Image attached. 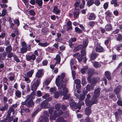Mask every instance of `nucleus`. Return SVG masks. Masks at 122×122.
<instances>
[{"mask_svg": "<svg viewBox=\"0 0 122 122\" xmlns=\"http://www.w3.org/2000/svg\"><path fill=\"white\" fill-rule=\"evenodd\" d=\"M75 11V12H73V14L74 15V18L76 19L77 18H79V15L80 14L79 11L76 10Z\"/></svg>", "mask_w": 122, "mask_h": 122, "instance_id": "15", "label": "nucleus"}, {"mask_svg": "<svg viewBox=\"0 0 122 122\" xmlns=\"http://www.w3.org/2000/svg\"><path fill=\"white\" fill-rule=\"evenodd\" d=\"M26 57L27 60L28 61H29L31 60H34L36 58L34 54H32L31 55H26Z\"/></svg>", "mask_w": 122, "mask_h": 122, "instance_id": "10", "label": "nucleus"}, {"mask_svg": "<svg viewBox=\"0 0 122 122\" xmlns=\"http://www.w3.org/2000/svg\"><path fill=\"white\" fill-rule=\"evenodd\" d=\"M86 78L85 77H82V83L83 85L86 83Z\"/></svg>", "mask_w": 122, "mask_h": 122, "instance_id": "58", "label": "nucleus"}, {"mask_svg": "<svg viewBox=\"0 0 122 122\" xmlns=\"http://www.w3.org/2000/svg\"><path fill=\"white\" fill-rule=\"evenodd\" d=\"M48 102L46 100L43 101L41 104V107L43 108H49L50 107V104L48 103Z\"/></svg>", "mask_w": 122, "mask_h": 122, "instance_id": "8", "label": "nucleus"}, {"mask_svg": "<svg viewBox=\"0 0 122 122\" xmlns=\"http://www.w3.org/2000/svg\"><path fill=\"white\" fill-rule=\"evenodd\" d=\"M16 96L18 98H20L21 97V92L19 90L15 92Z\"/></svg>", "mask_w": 122, "mask_h": 122, "instance_id": "37", "label": "nucleus"}, {"mask_svg": "<svg viewBox=\"0 0 122 122\" xmlns=\"http://www.w3.org/2000/svg\"><path fill=\"white\" fill-rule=\"evenodd\" d=\"M30 97L29 95H27L26 97V99L24 102H22L21 103V104L23 105L25 104L26 106L29 107L33 106L34 104L32 102V100L31 99H29Z\"/></svg>", "mask_w": 122, "mask_h": 122, "instance_id": "4", "label": "nucleus"}, {"mask_svg": "<svg viewBox=\"0 0 122 122\" xmlns=\"http://www.w3.org/2000/svg\"><path fill=\"white\" fill-rule=\"evenodd\" d=\"M95 48L97 51L101 52L103 51V48L100 46V44L98 42L95 43Z\"/></svg>", "mask_w": 122, "mask_h": 122, "instance_id": "7", "label": "nucleus"}, {"mask_svg": "<svg viewBox=\"0 0 122 122\" xmlns=\"http://www.w3.org/2000/svg\"><path fill=\"white\" fill-rule=\"evenodd\" d=\"M82 48H83L82 47V45H80L78 46L75 47L74 49V51H77L80 50L81 49H82Z\"/></svg>", "mask_w": 122, "mask_h": 122, "instance_id": "32", "label": "nucleus"}, {"mask_svg": "<svg viewBox=\"0 0 122 122\" xmlns=\"http://www.w3.org/2000/svg\"><path fill=\"white\" fill-rule=\"evenodd\" d=\"M121 86H117L114 92L116 94L118 93L120 91V90L121 88Z\"/></svg>", "mask_w": 122, "mask_h": 122, "instance_id": "42", "label": "nucleus"}, {"mask_svg": "<svg viewBox=\"0 0 122 122\" xmlns=\"http://www.w3.org/2000/svg\"><path fill=\"white\" fill-rule=\"evenodd\" d=\"M97 56V55L96 53L95 52H92L91 55L90 59L91 60H94L95 59Z\"/></svg>", "mask_w": 122, "mask_h": 122, "instance_id": "24", "label": "nucleus"}, {"mask_svg": "<svg viewBox=\"0 0 122 122\" xmlns=\"http://www.w3.org/2000/svg\"><path fill=\"white\" fill-rule=\"evenodd\" d=\"M85 2L84 0H83L82 1L81 3L79 5V7L80 9H83L85 7Z\"/></svg>", "mask_w": 122, "mask_h": 122, "instance_id": "31", "label": "nucleus"}, {"mask_svg": "<svg viewBox=\"0 0 122 122\" xmlns=\"http://www.w3.org/2000/svg\"><path fill=\"white\" fill-rule=\"evenodd\" d=\"M34 71L33 70H31L29 71L26 74V76L28 77H31Z\"/></svg>", "mask_w": 122, "mask_h": 122, "instance_id": "30", "label": "nucleus"}, {"mask_svg": "<svg viewBox=\"0 0 122 122\" xmlns=\"http://www.w3.org/2000/svg\"><path fill=\"white\" fill-rule=\"evenodd\" d=\"M105 14L107 17H109L110 18L111 17L112 15V13L109 10H108L106 12Z\"/></svg>", "mask_w": 122, "mask_h": 122, "instance_id": "21", "label": "nucleus"}, {"mask_svg": "<svg viewBox=\"0 0 122 122\" xmlns=\"http://www.w3.org/2000/svg\"><path fill=\"white\" fill-rule=\"evenodd\" d=\"M6 54L5 52H3V53L2 55L0 56V59H4L5 58L6 56Z\"/></svg>", "mask_w": 122, "mask_h": 122, "instance_id": "53", "label": "nucleus"}, {"mask_svg": "<svg viewBox=\"0 0 122 122\" xmlns=\"http://www.w3.org/2000/svg\"><path fill=\"white\" fill-rule=\"evenodd\" d=\"M73 56L74 57H77L78 56L77 59L79 62H81L82 60L83 57L80 55V53H76Z\"/></svg>", "mask_w": 122, "mask_h": 122, "instance_id": "14", "label": "nucleus"}, {"mask_svg": "<svg viewBox=\"0 0 122 122\" xmlns=\"http://www.w3.org/2000/svg\"><path fill=\"white\" fill-rule=\"evenodd\" d=\"M12 50L11 46H9L6 48V52L7 53H9L11 52Z\"/></svg>", "mask_w": 122, "mask_h": 122, "instance_id": "39", "label": "nucleus"}, {"mask_svg": "<svg viewBox=\"0 0 122 122\" xmlns=\"http://www.w3.org/2000/svg\"><path fill=\"white\" fill-rule=\"evenodd\" d=\"M14 24L17 25V27L20 24V22L18 19H16L14 20Z\"/></svg>", "mask_w": 122, "mask_h": 122, "instance_id": "44", "label": "nucleus"}, {"mask_svg": "<svg viewBox=\"0 0 122 122\" xmlns=\"http://www.w3.org/2000/svg\"><path fill=\"white\" fill-rule=\"evenodd\" d=\"M10 77L9 79L11 81H14L15 77V76L14 74L10 73L9 74Z\"/></svg>", "mask_w": 122, "mask_h": 122, "instance_id": "36", "label": "nucleus"}, {"mask_svg": "<svg viewBox=\"0 0 122 122\" xmlns=\"http://www.w3.org/2000/svg\"><path fill=\"white\" fill-rule=\"evenodd\" d=\"M29 14L31 15L34 16L35 15L36 13L33 9H31L29 11Z\"/></svg>", "mask_w": 122, "mask_h": 122, "instance_id": "46", "label": "nucleus"}, {"mask_svg": "<svg viewBox=\"0 0 122 122\" xmlns=\"http://www.w3.org/2000/svg\"><path fill=\"white\" fill-rule=\"evenodd\" d=\"M52 12L56 15H58L61 12L60 10L58 9V7L56 6H54Z\"/></svg>", "mask_w": 122, "mask_h": 122, "instance_id": "12", "label": "nucleus"}, {"mask_svg": "<svg viewBox=\"0 0 122 122\" xmlns=\"http://www.w3.org/2000/svg\"><path fill=\"white\" fill-rule=\"evenodd\" d=\"M54 59L56 60V62L55 63L56 64H59L61 60V57L59 55H57Z\"/></svg>", "mask_w": 122, "mask_h": 122, "instance_id": "18", "label": "nucleus"}, {"mask_svg": "<svg viewBox=\"0 0 122 122\" xmlns=\"http://www.w3.org/2000/svg\"><path fill=\"white\" fill-rule=\"evenodd\" d=\"M85 112L86 115L89 116L91 113V111L89 107H87L86 108Z\"/></svg>", "mask_w": 122, "mask_h": 122, "instance_id": "23", "label": "nucleus"}, {"mask_svg": "<svg viewBox=\"0 0 122 122\" xmlns=\"http://www.w3.org/2000/svg\"><path fill=\"white\" fill-rule=\"evenodd\" d=\"M76 39L75 38H71L69 41V43L70 47L71 48L72 45V42H74L76 41Z\"/></svg>", "mask_w": 122, "mask_h": 122, "instance_id": "22", "label": "nucleus"}, {"mask_svg": "<svg viewBox=\"0 0 122 122\" xmlns=\"http://www.w3.org/2000/svg\"><path fill=\"white\" fill-rule=\"evenodd\" d=\"M8 107V105H5L4 106L2 107L0 109V110L2 111H4Z\"/></svg>", "mask_w": 122, "mask_h": 122, "instance_id": "50", "label": "nucleus"}, {"mask_svg": "<svg viewBox=\"0 0 122 122\" xmlns=\"http://www.w3.org/2000/svg\"><path fill=\"white\" fill-rule=\"evenodd\" d=\"M61 107V105L60 104H58L55 105V108L56 109L58 110L60 109Z\"/></svg>", "mask_w": 122, "mask_h": 122, "instance_id": "57", "label": "nucleus"}, {"mask_svg": "<svg viewBox=\"0 0 122 122\" xmlns=\"http://www.w3.org/2000/svg\"><path fill=\"white\" fill-rule=\"evenodd\" d=\"M86 54L85 49L84 48H82L81 51V55L83 56H84Z\"/></svg>", "mask_w": 122, "mask_h": 122, "instance_id": "41", "label": "nucleus"}, {"mask_svg": "<svg viewBox=\"0 0 122 122\" xmlns=\"http://www.w3.org/2000/svg\"><path fill=\"white\" fill-rule=\"evenodd\" d=\"M99 78H96L93 79L92 80V82L94 84L96 83L97 81H99Z\"/></svg>", "mask_w": 122, "mask_h": 122, "instance_id": "59", "label": "nucleus"}, {"mask_svg": "<svg viewBox=\"0 0 122 122\" xmlns=\"http://www.w3.org/2000/svg\"><path fill=\"white\" fill-rule=\"evenodd\" d=\"M80 3L78 2H76L73 5L74 7V10L75 11L77 10L80 11V9L79 8H78L79 6Z\"/></svg>", "mask_w": 122, "mask_h": 122, "instance_id": "13", "label": "nucleus"}, {"mask_svg": "<svg viewBox=\"0 0 122 122\" xmlns=\"http://www.w3.org/2000/svg\"><path fill=\"white\" fill-rule=\"evenodd\" d=\"M57 122H67L66 121H65L62 118H59L56 120Z\"/></svg>", "mask_w": 122, "mask_h": 122, "instance_id": "48", "label": "nucleus"}, {"mask_svg": "<svg viewBox=\"0 0 122 122\" xmlns=\"http://www.w3.org/2000/svg\"><path fill=\"white\" fill-rule=\"evenodd\" d=\"M27 51V49L26 47H22L21 49V52L22 53H24L26 52Z\"/></svg>", "mask_w": 122, "mask_h": 122, "instance_id": "51", "label": "nucleus"}, {"mask_svg": "<svg viewBox=\"0 0 122 122\" xmlns=\"http://www.w3.org/2000/svg\"><path fill=\"white\" fill-rule=\"evenodd\" d=\"M70 106L73 108H76V107L77 108V106H78V104L76 107V105L74 103V102L73 101H70Z\"/></svg>", "mask_w": 122, "mask_h": 122, "instance_id": "25", "label": "nucleus"}, {"mask_svg": "<svg viewBox=\"0 0 122 122\" xmlns=\"http://www.w3.org/2000/svg\"><path fill=\"white\" fill-rule=\"evenodd\" d=\"M35 93L34 92H32L30 95H29L30 96V97L29 98V100L31 99V100H32V99L35 96Z\"/></svg>", "mask_w": 122, "mask_h": 122, "instance_id": "49", "label": "nucleus"}, {"mask_svg": "<svg viewBox=\"0 0 122 122\" xmlns=\"http://www.w3.org/2000/svg\"><path fill=\"white\" fill-rule=\"evenodd\" d=\"M30 3L32 5H35L36 4V0H30Z\"/></svg>", "mask_w": 122, "mask_h": 122, "instance_id": "60", "label": "nucleus"}, {"mask_svg": "<svg viewBox=\"0 0 122 122\" xmlns=\"http://www.w3.org/2000/svg\"><path fill=\"white\" fill-rule=\"evenodd\" d=\"M106 30H111L112 27L111 24H107L105 26Z\"/></svg>", "mask_w": 122, "mask_h": 122, "instance_id": "26", "label": "nucleus"}, {"mask_svg": "<svg viewBox=\"0 0 122 122\" xmlns=\"http://www.w3.org/2000/svg\"><path fill=\"white\" fill-rule=\"evenodd\" d=\"M39 45L43 47H45L48 46L49 44L47 43H40L38 44Z\"/></svg>", "mask_w": 122, "mask_h": 122, "instance_id": "38", "label": "nucleus"}, {"mask_svg": "<svg viewBox=\"0 0 122 122\" xmlns=\"http://www.w3.org/2000/svg\"><path fill=\"white\" fill-rule=\"evenodd\" d=\"M43 74V71L42 70H39L36 74V77L38 78L41 77H42Z\"/></svg>", "mask_w": 122, "mask_h": 122, "instance_id": "11", "label": "nucleus"}, {"mask_svg": "<svg viewBox=\"0 0 122 122\" xmlns=\"http://www.w3.org/2000/svg\"><path fill=\"white\" fill-rule=\"evenodd\" d=\"M36 4L39 6L41 7L43 4L42 0H35Z\"/></svg>", "mask_w": 122, "mask_h": 122, "instance_id": "20", "label": "nucleus"}, {"mask_svg": "<svg viewBox=\"0 0 122 122\" xmlns=\"http://www.w3.org/2000/svg\"><path fill=\"white\" fill-rule=\"evenodd\" d=\"M40 80L38 79L36 80V81L31 86V88L32 90L33 91H35L37 88V87L39 85L40 82Z\"/></svg>", "mask_w": 122, "mask_h": 122, "instance_id": "5", "label": "nucleus"}, {"mask_svg": "<svg viewBox=\"0 0 122 122\" xmlns=\"http://www.w3.org/2000/svg\"><path fill=\"white\" fill-rule=\"evenodd\" d=\"M96 16L93 13H92L90 15L88 19L89 20H93L95 19Z\"/></svg>", "mask_w": 122, "mask_h": 122, "instance_id": "17", "label": "nucleus"}, {"mask_svg": "<svg viewBox=\"0 0 122 122\" xmlns=\"http://www.w3.org/2000/svg\"><path fill=\"white\" fill-rule=\"evenodd\" d=\"M25 79V81H26L27 83H28L30 82V79L27 77H24Z\"/></svg>", "mask_w": 122, "mask_h": 122, "instance_id": "62", "label": "nucleus"}, {"mask_svg": "<svg viewBox=\"0 0 122 122\" xmlns=\"http://www.w3.org/2000/svg\"><path fill=\"white\" fill-rule=\"evenodd\" d=\"M76 61L75 60L72 59L71 60L70 62V66L71 69H72V66L73 65L75 64L76 63Z\"/></svg>", "mask_w": 122, "mask_h": 122, "instance_id": "47", "label": "nucleus"}, {"mask_svg": "<svg viewBox=\"0 0 122 122\" xmlns=\"http://www.w3.org/2000/svg\"><path fill=\"white\" fill-rule=\"evenodd\" d=\"M44 116H43L42 117V120L45 122H47L48 121V119L47 117L49 116V115L48 113L46 111H44Z\"/></svg>", "mask_w": 122, "mask_h": 122, "instance_id": "9", "label": "nucleus"}, {"mask_svg": "<svg viewBox=\"0 0 122 122\" xmlns=\"http://www.w3.org/2000/svg\"><path fill=\"white\" fill-rule=\"evenodd\" d=\"M75 82L76 84L77 85L76 86V87H77L78 86L79 87H80L81 86L80 85L81 81L80 80L77 79H76V80L75 81Z\"/></svg>", "mask_w": 122, "mask_h": 122, "instance_id": "35", "label": "nucleus"}, {"mask_svg": "<svg viewBox=\"0 0 122 122\" xmlns=\"http://www.w3.org/2000/svg\"><path fill=\"white\" fill-rule=\"evenodd\" d=\"M88 69V67L87 66H85L83 68L81 69V72L82 74H84L86 72Z\"/></svg>", "mask_w": 122, "mask_h": 122, "instance_id": "33", "label": "nucleus"}, {"mask_svg": "<svg viewBox=\"0 0 122 122\" xmlns=\"http://www.w3.org/2000/svg\"><path fill=\"white\" fill-rule=\"evenodd\" d=\"M88 41L87 39H86L85 40H84L83 41V45L82 47L83 48H86L88 45Z\"/></svg>", "mask_w": 122, "mask_h": 122, "instance_id": "29", "label": "nucleus"}, {"mask_svg": "<svg viewBox=\"0 0 122 122\" xmlns=\"http://www.w3.org/2000/svg\"><path fill=\"white\" fill-rule=\"evenodd\" d=\"M94 4L97 6H98L100 4L99 0H95Z\"/></svg>", "mask_w": 122, "mask_h": 122, "instance_id": "52", "label": "nucleus"}, {"mask_svg": "<svg viewBox=\"0 0 122 122\" xmlns=\"http://www.w3.org/2000/svg\"><path fill=\"white\" fill-rule=\"evenodd\" d=\"M7 10L5 9H3L2 11V13L1 16H4L7 14Z\"/></svg>", "mask_w": 122, "mask_h": 122, "instance_id": "45", "label": "nucleus"}, {"mask_svg": "<svg viewBox=\"0 0 122 122\" xmlns=\"http://www.w3.org/2000/svg\"><path fill=\"white\" fill-rule=\"evenodd\" d=\"M100 88H99L95 90L94 95L91 101L89 99L90 97V95L89 94L87 95V98L85 100V103L88 106L91 107L93 104L96 103L97 101V98L100 95Z\"/></svg>", "mask_w": 122, "mask_h": 122, "instance_id": "2", "label": "nucleus"}, {"mask_svg": "<svg viewBox=\"0 0 122 122\" xmlns=\"http://www.w3.org/2000/svg\"><path fill=\"white\" fill-rule=\"evenodd\" d=\"M86 89L87 91H89L90 90H92L94 88V86L91 85L90 86L89 85H88L86 86Z\"/></svg>", "mask_w": 122, "mask_h": 122, "instance_id": "34", "label": "nucleus"}, {"mask_svg": "<svg viewBox=\"0 0 122 122\" xmlns=\"http://www.w3.org/2000/svg\"><path fill=\"white\" fill-rule=\"evenodd\" d=\"M56 112V111H55L53 117H52V116L51 115L50 117V120H55L56 117L60 116L63 113L62 111L60 110L59 111L58 114H57Z\"/></svg>", "mask_w": 122, "mask_h": 122, "instance_id": "6", "label": "nucleus"}, {"mask_svg": "<svg viewBox=\"0 0 122 122\" xmlns=\"http://www.w3.org/2000/svg\"><path fill=\"white\" fill-rule=\"evenodd\" d=\"M10 27H11L12 29L13 30H17V28H15L14 26V24L13 23H11L10 24Z\"/></svg>", "mask_w": 122, "mask_h": 122, "instance_id": "54", "label": "nucleus"}, {"mask_svg": "<svg viewBox=\"0 0 122 122\" xmlns=\"http://www.w3.org/2000/svg\"><path fill=\"white\" fill-rule=\"evenodd\" d=\"M105 76L107 79L109 80H111V78L110 73L108 71H106L105 72Z\"/></svg>", "mask_w": 122, "mask_h": 122, "instance_id": "28", "label": "nucleus"}, {"mask_svg": "<svg viewBox=\"0 0 122 122\" xmlns=\"http://www.w3.org/2000/svg\"><path fill=\"white\" fill-rule=\"evenodd\" d=\"M30 112V110L28 109H21L20 111V112L21 113V115H22L23 114L24 115L25 114Z\"/></svg>", "mask_w": 122, "mask_h": 122, "instance_id": "16", "label": "nucleus"}, {"mask_svg": "<svg viewBox=\"0 0 122 122\" xmlns=\"http://www.w3.org/2000/svg\"><path fill=\"white\" fill-rule=\"evenodd\" d=\"M14 60L17 62H19L20 61V60L18 59L17 56H15L14 55L13 56Z\"/></svg>", "mask_w": 122, "mask_h": 122, "instance_id": "55", "label": "nucleus"}, {"mask_svg": "<svg viewBox=\"0 0 122 122\" xmlns=\"http://www.w3.org/2000/svg\"><path fill=\"white\" fill-rule=\"evenodd\" d=\"M93 66L95 68H98L101 66V65L99 63L95 61L94 62Z\"/></svg>", "mask_w": 122, "mask_h": 122, "instance_id": "27", "label": "nucleus"}, {"mask_svg": "<svg viewBox=\"0 0 122 122\" xmlns=\"http://www.w3.org/2000/svg\"><path fill=\"white\" fill-rule=\"evenodd\" d=\"M43 24L45 27L48 26L49 25V23L46 21H44L43 23Z\"/></svg>", "mask_w": 122, "mask_h": 122, "instance_id": "61", "label": "nucleus"}, {"mask_svg": "<svg viewBox=\"0 0 122 122\" xmlns=\"http://www.w3.org/2000/svg\"><path fill=\"white\" fill-rule=\"evenodd\" d=\"M56 88L55 87L51 88L50 89V91L51 92V94H53L56 91Z\"/></svg>", "mask_w": 122, "mask_h": 122, "instance_id": "43", "label": "nucleus"}, {"mask_svg": "<svg viewBox=\"0 0 122 122\" xmlns=\"http://www.w3.org/2000/svg\"><path fill=\"white\" fill-rule=\"evenodd\" d=\"M87 4L89 7L92 5L94 3V0H90L87 2Z\"/></svg>", "mask_w": 122, "mask_h": 122, "instance_id": "40", "label": "nucleus"}, {"mask_svg": "<svg viewBox=\"0 0 122 122\" xmlns=\"http://www.w3.org/2000/svg\"><path fill=\"white\" fill-rule=\"evenodd\" d=\"M25 30H28L30 28L29 26L26 24H25L23 26Z\"/></svg>", "mask_w": 122, "mask_h": 122, "instance_id": "63", "label": "nucleus"}, {"mask_svg": "<svg viewBox=\"0 0 122 122\" xmlns=\"http://www.w3.org/2000/svg\"><path fill=\"white\" fill-rule=\"evenodd\" d=\"M65 76V74L62 73L60 76H58L57 78L56 79V84L58 87L59 90V94L61 95H63L64 97L63 99L64 100L66 99L69 97V96L67 95L68 92L67 89L66 88V82L68 80L67 79L66 81L64 82L63 80ZM59 94L57 92H56L54 93V97L56 98H57L59 97Z\"/></svg>", "mask_w": 122, "mask_h": 122, "instance_id": "1", "label": "nucleus"}, {"mask_svg": "<svg viewBox=\"0 0 122 122\" xmlns=\"http://www.w3.org/2000/svg\"><path fill=\"white\" fill-rule=\"evenodd\" d=\"M88 74L89 76H91L93 74H97V72H95L94 71L93 69H90L88 71Z\"/></svg>", "mask_w": 122, "mask_h": 122, "instance_id": "19", "label": "nucleus"}, {"mask_svg": "<svg viewBox=\"0 0 122 122\" xmlns=\"http://www.w3.org/2000/svg\"><path fill=\"white\" fill-rule=\"evenodd\" d=\"M108 6V2L105 3L103 5V8L104 9H107Z\"/></svg>", "mask_w": 122, "mask_h": 122, "instance_id": "56", "label": "nucleus"}, {"mask_svg": "<svg viewBox=\"0 0 122 122\" xmlns=\"http://www.w3.org/2000/svg\"><path fill=\"white\" fill-rule=\"evenodd\" d=\"M87 91H83V93L80 94H77L76 93H75V95L76 97L79 100L78 103V105L77 107L79 109L81 108V105L84 104V103L81 101L84 100L85 97V95L87 93Z\"/></svg>", "mask_w": 122, "mask_h": 122, "instance_id": "3", "label": "nucleus"}, {"mask_svg": "<svg viewBox=\"0 0 122 122\" xmlns=\"http://www.w3.org/2000/svg\"><path fill=\"white\" fill-rule=\"evenodd\" d=\"M117 103L119 106H121L122 105V102L121 100H118L117 102Z\"/></svg>", "mask_w": 122, "mask_h": 122, "instance_id": "64", "label": "nucleus"}]
</instances>
